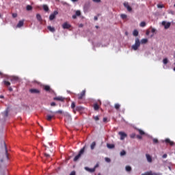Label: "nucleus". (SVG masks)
Here are the masks:
<instances>
[{"label":"nucleus","instance_id":"4468645a","mask_svg":"<svg viewBox=\"0 0 175 175\" xmlns=\"http://www.w3.org/2000/svg\"><path fill=\"white\" fill-rule=\"evenodd\" d=\"M165 142L167 144H170V146H173L174 144V142L170 141V139L169 138L165 139Z\"/></svg>","mask_w":175,"mask_h":175},{"label":"nucleus","instance_id":"37998d69","mask_svg":"<svg viewBox=\"0 0 175 175\" xmlns=\"http://www.w3.org/2000/svg\"><path fill=\"white\" fill-rule=\"evenodd\" d=\"M153 143H154V144H157V143H158V139H153Z\"/></svg>","mask_w":175,"mask_h":175},{"label":"nucleus","instance_id":"13d9d810","mask_svg":"<svg viewBox=\"0 0 175 175\" xmlns=\"http://www.w3.org/2000/svg\"><path fill=\"white\" fill-rule=\"evenodd\" d=\"M83 27H84V25H83V24H80V25H79V28H83Z\"/></svg>","mask_w":175,"mask_h":175},{"label":"nucleus","instance_id":"dca6fc26","mask_svg":"<svg viewBox=\"0 0 175 175\" xmlns=\"http://www.w3.org/2000/svg\"><path fill=\"white\" fill-rule=\"evenodd\" d=\"M85 170L88 172H90V173H94L95 172V167L94 168H89L88 167H85Z\"/></svg>","mask_w":175,"mask_h":175},{"label":"nucleus","instance_id":"f3484780","mask_svg":"<svg viewBox=\"0 0 175 175\" xmlns=\"http://www.w3.org/2000/svg\"><path fill=\"white\" fill-rule=\"evenodd\" d=\"M44 90L47 92H49V91H51V88H50L49 85H47L44 86Z\"/></svg>","mask_w":175,"mask_h":175},{"label":"nucleus","instance_id":"de8ad7c7","mask_svg":"<svg viewBox=\"0 0 175 175\" xmlns=\"http://www.w3.org/2000/svg\"><path fill=\"white\" fill-rule=\"evenodd\" d=\"M169 13H170V14L174 15V12L173 10H170V11H169Z\"/></svg>","mask_w":175,"mask_h":175},{"label":"nucleus","instance_id":"c756f323","mask_svg":"<svg viewBox=\"0 0 175 175\" xmlns=\"http://www.w3.org/2000/svg\"><path fill=\"white\" fill-rule=\"evenodd\" d=\"M5 155L7 159H9V156H8V148H6V144H5Z\"/></svg>","mask_w":175,"mask_h":175},{"label":"nucleus","instance_id":"20e7f679","mask_svg":"<svg viewBox=\"0 0 175 175\" xmlns=\"http://www.w3.org/2000/svg\"><path fill=\"white\" fill-rule=\"evenodd\" d=\"M77 96L78 99L79 100H81V99H83V98L85 96V90H83L80 94H77Z\"/></svg>","mask_w":175,"mask_h":175},{"label":"nucleus","instance_id":"4d7b16f0","mask_svg":"<svg viewBox=\"0 0 175 175\" xmlns=\"http://www.w3.org/2000/svg\"><path fill=\"white\" fill-rule=\"evenodd\" d=\"M55 105H56V104H55V102H53V103H51V106H55Z\"/></svg>","mask_w":175,"mask_h":175},{"label":"nucleus","instance_id":"bf43d9fd","mask_svg":"<svg viewBox=\"0 0 175 175\" xmlns=\"http://www.w3.org/2000/svg\"><path fill=\"white\" fill-rule=\"evenodd\" d=\"M137 139H142V137L141 135H137Z\"/></svg>","mask_w":175,"mask_h":175},{"label":"nucleus","instance_id":"0e129e2a","mask_svg":"<svg viewBox=\"0 0 175 175\" xmlns=\"http://www.w3.org/2000/svg\"><path fill=\"white\" fill-rule=\"evenodd\" d=\"M72 2H77L79 0H71Z\"/></svg>","mask_w":175,"mask_h":175},{"label":"nucleus","instance_id":"864d4df0","mask_svg":"<svg viewBox=\"0 0 175 175\" xmlns=\"http://www.w3.org/2000/svg\"><path fill=\"white\" fill-rule=\"evenodd\" d=\"M106 162H110V159L109 158H105Z\"/></svg>","mask_w":175,"mask_h":175},{"label":"nucleus","instance_id":"9d476101","mask_svg":"<svg viewBox=\"0 0 175 175\" xmlns=\"http://www.w3.org/2000/svg\"><path fill=\"white\" fill-rule=\"evenodd\" d=\"M124 6L127 9L128 12H132V7L129 6L128 3H124Z\"/></svg>","mask_w":175,"mask_h":175},{"label":"nucleus","instance_id":"f257e3e1","mask_svg":"<svg viewBox=\"0 0 175 175\" xmlns=\"http://www.w3.org/2000/svg\"><path fill=\"white\" fill-rule=\"evenodd\" d=\"M85 150V146L83 148H81L79 154L77 156H75V157L74 158V162H77V161L80 159V158L81 157V155L84 154Z\"/></svg>","mask_w":175,"mask_h":175},{"label":"nucleus","instance_id":"c9c22d12","mask_svg":"<svg viewBox=\"0 0 175 175\" xmlns=\"http://www.w3.org/2000/svg\"><path fill=\"white\" fill-rule=\"evenodd\" d=\"M62 110H58V111H56L55 112V114H62Z\"/></svg>","mask_w":175,"mask_h":175},{"label":"nucleus","instance_id":"4c0bfd02","mask_svg":"<svg viewBox=\"0 0 175 175\" xmlns=\"http://www.w3.org/2000/svg\"><path fill=\"white\" fill-rule=\"evenodd\" d=\"M126 14H121V18H122L123 20H125V18H126Z\"/></svg>","mask_w":175,"mask_h":175},{"label":"nucleus","instance_id":"2eb2a0df","mask_svg":"<svg viewBox=\"0 0 175 175\" xmlns=\"http://www.w3.org/2000/svg\"><path fill=\"white\" fill-rule=\"evenodd\" d=\"M3 84H4L5 87H10V82L9 81H3Z\"/></svg>","mask_w":175,"mask_h":175},{"label":"nucleus","instance_id":"a211bd4d","mask_svg":"<svg viewBox=\"0 0 175 175\" xmlns=\"http://www.w3.org/2000/svg\"><path fill=\"white\" fill-rule=\"evenodd\" d=\"M42 8H43V10H44V12H49V6L47 5L44 4L42 5Z\"/></svg>","mask_w":175,"mask_h":175},{"label":"nucleus","instance_id":"5701e85b","mask_svg":"<svg viewBox=\"0 0 175 175\" xmlns=\"http://www.w3.org/2000/svg\"><path fill=\"white\" fill-rule=\"evenodd\" d=\"M125 169H126V172H131V170H132V167L129 165H126Z\"/></svg>","mask_w":175,"mask_h":175},{"label":"nucleus","instance_id":"b1692460","mask_svg":"<svg viewBox=\"0 0 175 175\" xmlns=\"http://www.w3.org/2000/svg\"><path fill=\"white\" fill-rule=\"evenodd\" d=\"M11 81H18V77H12L11 78Z\"/></svg>","mask_w":175,"mask_h":175},{"label":"nucleus","instance_id":"412c9836","mask_svg":"<svg viewBox=\"0 0 175 175\" xmlns=\"http://www.w3.org/2000/svg\"><path fill=\"white\" fill-rule=\"evenodd\" d=\"M36 18L38 21H42V16H40V14H36Z\"/></svg>","mask_w":175,"mask_h":175},{"label":"nucleus","instance_id":"79ce46f5","mask_svg":"<svg viewBox=\"0 0 175 175\" xmlns=\"http://www.w3.org/2000/svg\"><path fill=\"white\" fill-rule=\"evenodd\" d=\"M93 118L95 121H99V116H94Z\"/></svg>","mask_w":175,"mask_h":175},{"label":"nucleus","instance_id":"7c9ffc66","mask_svg":"<svg viewBox=\"0 0 175 175\" xmlns=\"http://www.w3.org/2000/svg\"><path fill=\"white\" fill-rule=\"evenodd\" d=\"M75 14L77 15V16H81V12H80V10H77L76 11Z\"/></svg>","mask_w":175,"mask_h":175},{"label":"nucleus","instance_id":"a19ab883","mask_svg":"<svg viewBox=\"0 0 175 175\" xmlns=\"http://www.w3.org/2000/svg\"><path fill=\"white\" fill-rule=\"evenodd\" d=\"M140 27H146V22H141Z\"/></svg>","mask_w":175,"mask_h":175},{"label":"nucleus","instance_id":"2f4dec72","mask_svg":"<svg viewBox=\"0 0 175 175\" xmlns=\"http://www.w3.org/2000/svg\"><path fill=\"white\" fill-rule=\"evenodd\" d=\"M163 62L164 65H166V64H167V62H169V61L167 60V58H165V59H163Z\"/></svg>","mask_w":175,"mask_h":175},{"label":"nucleus","instance_id":"4be33fe9","mask_svg":"<svg viewBox=\"0 0 175 175\" xmlns=\"http://www.w3.org/2000/svg\"><path fill=\"white\" fill-rule=\"evenodd\" d=\"M107 147L108 148H114L116 146H114V144H107Z\"/></svg>","mask_w":175,"mask_h":175},{"label":"nucleus","instance_id":"052dcab7","mask_svg":"<svg viewBox=\"0 0 175 175\" xmlns=\"http://www.w3.org/2000/svg\"><path fill=\"white\" fill-rule=\"evenodd\" d=\"M155 31H156L155 29H151V32H152V33H154L155 32Z\"/></svg>","mask_w":175,"mask_h":175},{"label":"nucleus","instance_id":"6e6d98bb","mask_svg":"<svg viewBox=\"0 0 175 175\" xmlns=\"http://www.w3.org/2000/svg\"><path fill=\"white\" fill-rule=\"evenodd\" d=\"M103 122H106L107 121V118H104L103 119Z\"/></svg>","mask_w":175,"mask_h":175},{"label":"nucleus","instance_id":"6e6552de","mask_svg":"<svg viewBox=\"0 0 175 175\" xmlns=\"http://www.w3.org/2000/svg\"><path fill=\"white\" fill-rule=\"evenodd\" d=\"M30 94H40V90L38 89L31 88L29 89Z\"/></svg>","mask_w":175,"mask_h":175},{"label":"nucleus","instance_id":"09e8293b","mask_svg":"<svg viewBox=\"0 0 175 175\" xmlns=\"http://www.w3.org/2000/svg\"><path fill=\"white\" fill-rule=\"evenodd\" d=\"M93 2H96V3H99L100 2V0H92Z\"/></svg>","mask_w":175,"mask_h":175},{"label":"nucleus","instance_id":"72a5a7b5","mask_svg":"<svg viewBox=\"0 0 175 175\" xmlns=\"http://www.w3.org/2000/svg\"><path fill=\"white\" fill-rule=\"evenodd\" d=\"M138 131H139V135H145L144 131H143L142 130L138 129Z\"/></svg>","mask_w":175,"mask_h":175},{"label":"nucleus","instance_id":"0eeeda50","mask_svg":"<svg viewBox=\"0 0 175 175\" xmlns=\"http://www.w3.org/2000/svg\"><path fill=\"white\" fill-rule=\"evenodd\" d=\"M71 27H72V25H70V24L68 23V22H65L62 25L63 29H69V28H71Z\"/></svg>","mask_w":175,"mask_h":175},{"label":"nucleus","instance_id":"423d86ee","mask_svg":"<svg viewBox=\"0 0 175 175\" xmlns=\"http://www.w3.org/2000/svg\"><path fill=\"white\" fill-rule=\"evenodd\" d=\"M161 24L164 26L165 29H169V28H170V22L166 23V21H163Z\"/></svg>","mask_w":175,"mask_h":175},{"label":"nucleus","instance_id":"58836bf2","mask_svg":"<svg viewBox=\"0 0 175 175\" xmlns=\"http://www.w3.org/2000/svg\"><path fill=\"white\" fill-rule=\"evenodd\" d=\"M75 107H76V103H75V102H72L71 103V108L75 109Z\"/></svg>","mask_w":175,"mask_h":175},{"label":"nucleus","instance_id":"8fccbe9b","mask_svg":"<svg viewBox=\"0 0 175 175\" xmlns=\"http://www.w3.org/2000/svg\"><path fill=\"white\" fill-rule=\"evenodd\" d=\"M8 90L12 92V91H13V88H12V87L9 86L8 87Z\"/></svg>","mask_w":175,"mask_h":175},{"label":"nucleus","instance_id":"9b49d317","mask_svg":"<svg viewBox=\"0 0 175 175\" xmlns=\"http://www.w3.org/2000/svg\"><path fill=\"white\" fill-rule=\"evenodd\" d=\"M53 100H58L59 102H64V100H65V98H64L62 96L55 97L53 98Z\"/></svg>","mask_w":175,"mask_h":175},{"label":"nucleus","instance_id":"f8f14e48","mask_svg":"<svg viewBox=\"0 0 175 175\" xmlns=\"http://www.w3.org/2000/svg\"><path fill=\"white\" fill-rule=\"evenodd\" d=\"M146 157L148 162H149V163H151V162H152V157H151V155L146 154Z\"/></svg>","mask_w":175,"mask_h":175},{"label":"nucleus","instance_id":"e433bc0d","mask_svg":"<svg viewBox=\"0 0 175 175\" xmlns=\"http://www.w3.org/2000/svg\"><path fill=\"white\" fill-rule=\"evenodd\" d=\"M82 107H77L76 108H75V110L77 111H80L81 110H82Z\"/></svg>","mask_w":175,"mask_h":175},{"label":"nucleus","instance_id":"c85d7f7f","mask_svg":"<svg viewBox=\"0 0 175 175\" xmlns=\"http://www.w3.org/2000/svg\"><path fill=\"white\" fill-rule=\"evenodd\" d=\"M120 107H121V105H120V104H118V103L115 104V109L116 110H118V109H120Z\"/></svg>","mask_w":175,"mask_h":175},{"label":"nucleus","instance_id":"a878e982","mask_svg":"<svg viewBox=\"0 0 175 175\" xmlns=\"http://www.w3.org/2000/svg\"><path fill=\"white\" fill-rule=\"evenodd\" d=\"M95 146H96V143H95V142H92L91 144V150H94V148H95Z\"/></svg>","mask_w":175,"mask_h":175},{"label":"nucleus","instance_id":"69168bd1","mask_svg":"<svg viewBox=\"0 0 175 175\" xmlns=\"http://www.w3.org/2000/svg\"><path fill=\"white\" fill-rule=\"evenodd\" d=\"M146 35H150V31H146Z\"/></svg>","mask_w":175,"mask_h":175},{"label":"nucleus","instance_id":"338daca9","mask_svg":"<svg viewBox=\"0 0 175 175\" xmlns=\"http://www.w3.org/2000/svg\"><path fill=\"white\" fill-rule=\"evenodd\" d=\"M5 117H8V112L5 113Z\"/></svg>","mask_w":175,"mask_h":175},{"label":"nucleus","instance_id":"7ed1b4c3","mask_svg":"<svg viewBox=\"0 0 175 175\" xmlns=\"http://www.w3.org/2000/svg\"><path fill=\"white\" fill-rule=\"evenodd\" d=\"M55 118V112L50 111L49 113L46 115V119L47 121H51V120Z\"/></svg>","mask_w":175,"mask_h":175},{"label":"nucleus","instance_id":"a18cd8bd","mask_svg":"<svg viewBox=\"0 0 175 175\" xmlns=\"http://www.w3.org/2000/svg\"><path fill=\"white\" fill-rule=\"evenodd\" d=\"M12 17H13V18H16V17H17V13H13Z\"/></svg>","mask_w":175,"mask_h":175},{"label":"nucleus","instance_id":"3c124183","mask_svg":"<svg viewBox=\"0 0 175 175\" xmlns=\"http://www.w3.org/2000/svg\"><path fill=\"white\" fill-rule=\"evenodd\" d=\"M70 175H76V172L72 171V172L70 174Z\"/></svg>","mask_w":175,"mask_h":175},{"label":"nucleus","instance_id":"e2e57ef3","mask_svg":"<svg viewBox=\"0 0 175 175\" xmlns=\"http://www.w3.org/2000/svg\"><path fill=\"white\" fill-rule=\"evenodd\" d=\"M98 20V16H94V21H96Z\"/></svg>","mask_w":175,"mask_h":175},{"label":"nucleus","instance_id":"680f3d73","mask_svg":"<svg viewBox=\"0 0 175 175\" xmlns=\"http://www.w3.org/2000/svg\"><path fill=\"white\" fill-rule=\"evenodd\" d=\"M152 175H161L160 173H152Z\"/></svg>","mask_w":175,"mask_h":175},{"label":"nucleus","instance_id":"ea45409f","mask_svg":"<svg viewBox=\"0 0 175 175\" xmlns=\"http://www.w3.org/2000/svg\"><path fill=\"white\" fill-rule=\"evenodd\" d=\"M130 137L131 139H135V137H136V134L132 133L131 135H130Z\"/></svg>","mask_w":175,"mask_h":175},{"label":"nucleus","instance_id":"603ef678","mask_svg":"<svg viewBox=\"0 0 175 175\" xmlns=\"http://www.w3.org/2000/svg\"><path fill=\"white\" fill-rule=\"evenodd\" d=\"M72 18L75 20L76 18H77V15L75 14V15H72Z\"/></svg>","mask_w":175,"mask_h":175},{"label":"nucleus","instance_id":"f03ea898","mask_svg":"<svg viewBox=\"0 0 175 175\" xmlns=\"http://www.w3.org/2000/svg\"><path fill=\"white\" fill-rule=\"evenodd\" d=\"M140 43H141L140 40L137 38L135 39V44L132 45L131 49H133V50L136 51V50H137L140 47Z\"/></svg>","mask_w":175,"mask_h":175},{"label":"nucleus","instance_id":"bb28decb","mask_svg":"<svg viewBox=\"0 0 175 175\" xmlns=\"http://www.w3.org/2000/svg\"><path fill=\"white\" fill-rule=\"evenodd\" d=\"M142 175H152V171H149V172H145L144 174H142Z\"/></svg>","mask_w":175,"mask_h":175},{"label":"nucleus","instance_id":"393cba45","mask_svg":"<svg viewBox=\"0 0 175 175\" xmlns=\"http://www.w3.org/2000/svg\"><path fill=\"white\" fill-rule=\"evenodd\" d=\"M133 36H137L139 35V31L137 30H134L133 32Z\"/></svg>","mask_w":175,"mask_h":175},{"label":"nucleus","instance_id":"774afa93","mask_svg":"<svg viewBox=\"0 0 175 175\" xmlns=\"http://www.w3.org/2000/svg\"><path fill=\"white\" fill-rule=\"evenodd\" d=\"M0 98H3V96H1Z\"/></svg>","mask_w":175,"mask_h":175},{"label":"nucleus","instance_id":"5fc2aeb1","mask_svg":"<svg viewBox=\"0 0 175 175\" xmlns=\"http://www.w3.org/2000/svg\"><path fill=\"white\" fill-rule=\"evenodd\" d=\"M163 158L165 159V158H167V154H164L163 155Z\"/></svg>","mask_w":175,"mask_h":175},{"label":"nucleus","instance_id":"f704fd0d","mask_svg":"<svg viewBox=\"0 0 175 175\" xmlns=\"http://www.w3.org/2000/svg\"><path fill=\"white\" fill-rule=\"evenodd\" d=\"M120 155L121 157H123V155H126V152H125V150H122L120 152Z\"/></svg>","mask_w":175,"mask_h":175},{"label":"nucleus","instance_id":"ddd939ff","mask_svg":"<svg viewBox=\"0 0 175 175\" xmlns=\"http://www.w3.org/2000/svg\"><path fill=\"white\" fill-rule=\"evenodd\" d=\"M24 25V21H20L16 25V28H21Z\"/></svg>","mask_w":175,"mask_h":175},{"label":"nucleus","instance_id":"473e14b6","mask_svg":"<svg viewBox=\"0 0 175 175\" xmlns=\"http://www.w3.org/2000/svg\"><path fill=\"white\" fill-rule=\"evenodd\" d=\"M26 9H27V10H28V11L32 10V6L28 5H27Z\"/></svg>","mask_w":175,"mask_h":175},{"label":"nucleus","instance_id":"1a4fd4ad","mask_svg":"<svg viewBox=\"0 0 175 175\" xmlns=\"http://www.w3.org/2000/svg\"><path fill=\"white\" fill-rule=\"evenodd\" d=\"M57 14H58V12L55 11L53 14H51L49 16V20H50L51 21H53V20H54V18H55V16H57Z\"/></svg>","mask_w":175,"mask_h":175},{"label":"nucleus","instance_id":"c03bdc74","mask_svg":"<svg viewBox=\"0 0 175 175\" xmlns=\"http://www.w3.org/2000/svg\"><path fill=\"white\" fill-rule=\"evenodd\" d=\"M157 8H159V9H162V8H163V5L158 4Z\"/></svg>","mask_w":175,"mask_h":175},{"label":"nucleus","instance_id":"39448f33","mask_svg":"<svg viewBox=\"0 0 175 175\" xmlns=\"http://www.w3.org/2000/svg\"><path fill=\"white\" fill-rule=\"evenodd\" d=\"M118 134L120 136V140H124L125 137H126L128 136V135H126V133H125L124 132H122V131H120L118 133Z\"/></svg>","mask_w":175,"mask_h":175},{"label":"nucleus","instance_id":"aec40b11","mask_svg":"<svg viewBox=\"0 0 175 175\" xmlns=\"http://www.w3.org/2000/svg\"><path fill=\"white\" fill-rule=\"evenodd\" d=\"M48 29L51 31V32H55V29L54 27H52L51 26H48Z\"/></svg>","mask_w":175,"mask_h":175},{"label":"nucleus","instance_id":"6ab92c4d","mask_svg":"<svg viewBox=\"0 0 175 175\" xmlns=\"http://www.w3.org/2000/svg\"><path fill=\"white\" fill-rule=\"evenodd\" d=\"M148 42V40L146 39V38H143V39L141 40L142 44H146V43H147Z\"/></svg>","mask_w":175,"mask_h":175},{"label":"nucleus","instance_id":"cd10ccee","mask_svg":"<svg viewBox=\"0 0 175 175\" xmlns=\"http://www.w3.org/2000/svg\"><path fill=\"white\" fill-rule=\"evenodd\" d=\"M94 110H99V105H98V104H94Z\"/></svg>","mask_w":175,"mask_h":175},{"label":"nucleus","instance_id":"49530a36","mask_svg":"<svg viewBox=\"0 0 175 175\" xmlns=\"http://www.w3.org/2000/svg\"><path fill=\"white\" fill-rule=\"evenodd\" d=\"M44 156L46 157V158H50V154L47 153H44Z\"/></svg>","mask_w":175,"mask_h":175}]
</instances>
